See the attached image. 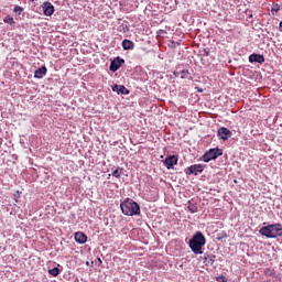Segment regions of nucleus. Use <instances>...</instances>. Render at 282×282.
I'll return each mask as SVG.
<instances>
[{
    "label": "nucleus",
    "instance_id": "11",
    "mask_svg": "<svg viewBox=\"0 0 282 282\" xmlns=\"http://www.w3.org/2000/svg\"><path fill=\"white\" fill-rule=\"evenodd\" d=\"M112 91H116L117 94H122L123 96H127L129 94V89L122 85L115 84L112 86Z\"/></svg>",
    "mask_w": 282,
    "mask_h": 282
},
{
    "label": "nucleus",
    "instance_id": "22",
    "mask_svg": "<svg viewBox=\"0 0 282 282\" xmlns=\"http://www.w3.org/2000/svg\"><path fill=\"white\" fill-rule=\"evenodd\" d=\"M264 274L267 276H271L272 275V270H270V269L264 270Z\"/></svg>",
    "mask_w": 282,
    "mask_h": 282
},
{
    "label": "nucleus",
    "instance_id": "10",
    "mask_svg": "<svg viewBox=\"0 0 282 282\" xmlns=\"http://www.w3.org/2000/svg\"><path fill=\"white\" fill-rule=\"evenodd\" d=\"M249 63H259L260 65H263V63H265V57L261 54H251L249 56Z\"/></svg>",
    "mask_w": 282,
    "mask_h": 282
},
{
    "label": "nucleus",
    "instance_id": "24",
    "mask_svg": "<svg viewBox=\"0 0 282 282\" xmlns=\"http://www.w3.org/2000/svg\"><path fill=\"white\" fill-rule=\"evenodd\" d=\"M204 259L205 261L208 259V253L205 254Z\"/></svg>",
    "mask_w": 282,
    "mask_h": 282
},
{
    "label": "nucleus",
    "instance_id": "21",
    "mask_svg": "<svg viewBox=\"0 0 282 282\" xmlns=\"http://www.w3.org/2000/svg\"><path fill=\"white\" fill-rule=\"evenodd\" d=\"M187 208H188L189 213H192V214L197 213V207L188 206Z\"/></svg>",
    "mask_w": 282,
    "mask_h": 282
},
{
    "label": "nucleus",
    "instance_id": "3",
    "mask_svg": "<svg viewBox=\"0 0 282 282\" xmlns=\"http://www.w3.org/2000/svg\"><path fill=\"white\" fill-rule=\"evenodd\" d=\"M121 212L128 217L140 215V205L132 199H126L120 204Z\"/></svg>",
    "mask_w": 282,
    "mask_h": 282
},
{
    "label": "nucleus",
    "instance_id": "4",
    "mask_svg": "<svg viewBox=\"0 0 282 282\" xmlns=\"http://www.w3.org/2000/svg\"><path fill=\"white\" fill-rule=\"evenodd\" d=\"M219 155H223L221 150L219 149H210L203 155V162H210L212 160H217Z\"/></svg>",
    "mask_w": 282,
    "mask_h": 282
},
{
    "label": "nucleus",
    "instance_id": "16",
    "mask_svg": "<svg viewBox=\"0 0 282 282\" xmlns=\"http://www.w3.org/2000/svg\"><path fill=\"white\" fill-rule=\"evenodd\" d=\"M48 274H51L52 276H58V274H61V270L55 267L48 270Z\"/></svg>",
    "mask_w": 282,
    "mask_h": 282
},
{
    "label": "nucleus",
    "instance_id": "6",
    "mask_svg": "<svg viewBox=\"0 0 282 282\" xmlns=\"http://www.w3.org/2000/svg\"><path fill=\"white\" fill-rule=\"evenodd\" d=\"M199 173H204V165L202 164H194L185 170L186 175H199Z\"/></svg>",
    "mask_w": 282,
    "mask_h": 282
},
{
    "label": "nucleus",
    "instance_id": "5",
    "mask_svg": "<svg viewBox=\"0 0 282 282\" xmlns=\"http://www.w3.org/2000/svg\"><path fill=\"white\" fill-rule=\"evenodd\" d=\"M217 135L219 140L226 142V140H230V138H232V132L228 128L221 127L217 130Z\"/></svg>",
    "mask_w": 282,
    "mask_h": 282
},
{
    "label": "nucleus",
    "instance_id": "18",
    "mask_svg": "<svg viewBox=\"0 0 282 282\" xmlns=\"http://www.w3.org/2000/svg\"><path fill=\"white\" fill-rule=\"evenodd\" d=\"M4 23H9V25H14V18H12V17L6 18Z\"/></svg>",
    "mask_w": 282,
    "mask_h": 282
},
{
    "label": "nucleus",
    "instance_id": "26",
    "mask_svg": "<svg viewBox=\"0 0 282 282\" xmlns=\"http://www.w3.org/2000/svg\"><path fill=\"white\" fill-rule=\"evenodd\" d=\"M206 56H208V52L206 53Z\"/></svg>",
    "mask_w": 282,
    "mask_h": 282
},
{
    "label": "nucleus",
    "instance_id": "23",
    "mask_svg": "<svg viewBox=\"0 0 282 282\" xmlns=\"http://www.w3.org/2000/svg\"><path fill=\"white\" fill-rule=\"evenodd\" d=\"M279 30H280V32H282V21L279 24Z\"/></svg>",
    "mask_w": 282,
    "mask_h": 282
},
{
    "label": "nucleus",
    "instance_id": "20",
    "mask_svg": "<svg viewBox=\"0 0 282 282\" xmlns=\"http://www.w3.org/2000/svg\"><path fill=\"white\" fill-rule=\"evenodd\" d=\"M216 281L218 282H228V279H226L224 275L217 276Z\"/></svg>",
    "mask_w": 282,
    "mask_h": 282
},
{
    "label": "nucleus",
    "instance_id": "14",
    "mask_svg": "<svg viewBox=\"0 0 282 282\" xmlns=\"http://www.w3.org/2000/svg\"><path fill=\"white\" fill-rule=\"evenodd\" d=\"M47 74V67L42 66L41 68L34 72V78H43Z\"/></svg>",
    "mask_w": 282,
    "mask_h": 282
},
{
    "label": "nucleus",
    "instance_id": "12",
    "mask_svg": "<svg viewBox=\"0 0 282 282\" xmlns=\"http://www.w3.org/2000/svg\"><path fill=\"white\" fill-rule=\"evenodd\" d=\"M75 241L77 243H87V235L80 231L75 232Z\"/></svg>",
    "mask_w": 282,
    "mask_h": 282
},
{
    "label": "nucleus",
    "instance_id": "15",
    "mask_svg": "<svg viewBox=\"0 0 282 282\" xmlns=\"http://www.w3.org/2000/svg\"><path fill=\"white\" fill-rule=\"evenodd\" d=\"M122 173H124V169L122 167H117L116 170L112 171V177L119 178Z\"/></svg>",
    "mask_w": 282,
    "mask_h": 282
},
{
    "label": "nucleus",
    "instance_id": "25",
    "mask_svg": "<svg viewBox=\"0 0 282 282\" xmlns=\"http://www.w3.org/2000/svg\"><path fill=\"white\" fill-rule=\"evenodd\" d=\"M32 1V3H34V1H36V0H31Z\"/></svg>",
    "mask_w": 282,
    "mask_h": 282
},
{
    "label": "nucleus",
    "instance_id": "7",
    "mask_svg": "<svg viewBox=\"0 0 282 282\" xmlns=\"http://www.w3.org/2000/svg\"><path fill=\"white\" fill-rule=\"evenodd\" d=\"M163 164L167 169V171H171V169H173V166L177 164V156L176 155L166 156Z\"/></svg>",
    "mask_w": 282,
    "mask_h": 282
},
{
    "label": "nucleus",
    "instance_id": "19",
    "mask_svg": "<svg viewBox=\"0 0 282 282\" xmlns=\"http://www.w3.org/2000/svg\"><path fill=\"white\" fill-rule=\"evenodd\" d=\"M189 75H191V73L188 70L181 72V78H188Z\"/></svg>",
    "mask_w": 282,
    "mask_h": 282
},
{
    "label": "nucleus",
    "instance_id": "9",
    "mask_svg": "<svg viewBox=\"0 0 282 282\" xmlns=\"http://www.w3.org/2000/svg\"><path fill=\"white\" fill-rule=\"evenodd\" d=\"M122 64H124V59L117 57L110 63V72H118L119 67H122Z\"/></svg>",
    "mask_w": 282,
    "mask_h": 282
},
{
    "label": "nucleus",
    "instance_id": "13",
    "mask_svg": "<svg viewBox=\"0 0 282 282\" xmlns=\"http://www.w3.org/2000/svg\"><path fill=\"white\" fill-rule=\"evenodd\" d=\"M133 47H135V43H133V41L127 40V39L122 41L123 50L129 51V50H133Z\"/></svg>",
    "mask_w": 282,
    "mask_h": 282
},
{
    "label": "nucleus",
    "instance_id": "1",
    "mask_svg": "<svg viewBox=\"0 0 282 282\" xmlns=\"http://www.w3.org/2000/svg\"><path fill=\"white\" fill-rule=\"evenodd\" d=\"M188 246L194 254H204L202 248L206 246V237H204L202 231H196L192 239H189Z\"/></svg>",
    "mask_w": 282,
    "mask_h": 282
},
{
    "label": "nucleus",
    "instance_id": "17",
    "mask_svg": "<svg viewBox=\"0 0 282 282\" xmlns=\"http://www.w3.org/2000/svg\"><path fill=\"white\" fill-rule=\"evenodd\" d=\"M13 12L15 14H18V17H21V14H23V8L19 7V6H15L14 9H13Z\"/></svg>",
    "mask_w": 282,
    "mask_h": 282
},
{
    "label": "nucleus",
    "instance_id": "8",
    "mask_svg": "<svg viewBox=\"0 0 282 282\" xmlns=\"http://www.w3.org/2000/svg\"><path fill=\"white\" fill-rule=\"evenodd\" d=\"M42 8L45 17H52V14H54L53 3L46 1L42 4Z\"/></svg>",
    "mask_w": 282,
    "mask_h": 282
},
{
    "label": "nucleus",
    "instance_id": "2",
    "mask_svg": "<svg viewBox=\"0 0 282 282\" xmlns=\"http://www.w3.org/2000/svg\"><path fill=\"white\" fill-rule=\"evenodd\" d=\"M259 232L267 239H276V237H282V227L281 224L268 225L260 228Z\"/></svg>",
    "mask_w": 282,
    "mask_h": 282
}]
</instances>
